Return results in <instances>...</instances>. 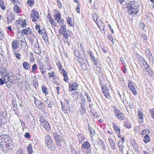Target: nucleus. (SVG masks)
Segmentation results:
<instances>
[{
    "instance_id": "obj_1",
    "label": "nucleus",
    "mask_w": 154,
    "mask_h": 154,
    "mask_svg": "<svg viewBox=\"0 0 154 154\" xmlns=\"http://www.w3.org/2000/svg\"><path fill=\"white\" fill-rule=\"evenodd\" d=\"M7 135L2 134L0 136V146L1 149L4 151L5 148H9V140Z\"/></svg>"
},
{
    "instance_id": "obj_2",
    "label": "nucleus",
    "mask_w": 154,
    "mask_h": 154,
    "mask_svg": "<svg viewBox=\"0 0 154 154\" xmlns=\"http://www.w3.org/2000/svg\"><path fill=\"white\" fill-rule=\"evenodd\" d=\"M45 143L49 149L53 151L55 149V146L50 136L47 135L45 137Z\"/></svg>"
},
{
    "instance_id": "obj_3",
    "label": "nucleus",
    "mask_w": 154,
    "mask_h": 154,
    "mask_svg": "<svg viewBox=\"0 0 154 154\" xmlns=\"http://www.w3.org/2000/svg\"><path fill=\"white\" fill-rule=\"evenodd\" d=\"M39 122L40 126L41 128H44L47 131H48L51 129V127L49 125L48 122L43 116H41L39 117Z\"/></svg>"
},
{
    "instance_id": "obj_4",
    "label": "nucleus",
    "mask_w": 154,
    "mask_h": 154,
    "mask_svg": "<svg viewBox=\"0 0 154 154\" xmlns=\"http://www.w3.org/2000/svg\"><path fill=\"white\" fill-rule=\"evenodd\" d=\"M30 15L32 19V21L33 22L36 21V20L39 18V14L38 12L35 10L33 9L31 11Z\"/></svg>"
},
{
    "instance_id": "obj_5",
    "label": "nucleus",
    "mask_w": 154,
    "mask_h": 154,
    "mask_svg": "<svg viewBox=\"0 0 154 154\" xmlns=\"http://www.w3.org/2000/svg\"><path fill=\"white\" fill-rule=\"evenodd\" d=\"M128 86L129 89L131 91L134 95L137 94V90L133 83L131 80H129Z\"/></svg>"
},
{
    "instance_id": "obj_6",
    "label": "nucleus",
    "mask_w": 154,
    "mask_h": 154,
    "mask_svg": "<svg viewBox=\"0 0 154 154\" xmlns=\"http://www.w3.org/2000/svg\"><path fill=\"white\" fill-rule=\"evenodd\" d=\"M114 114L115 117L117 119L120 120L124 119V116L123 114L119 109H116L115 110Z\"/></svg>"
},
{
    "instance_id": "obj_7",
    "label": "nucleus",
    "mask_w": 154,
    "mask_h": 154,
    "mask_svg": "<svg viewBox=\"0 0 154 154\" xmlns=\"http://www.w3.org/2000/svg\"><path fill=\"white\" fill-rule=\"evenodd\" d=\"M78 85H79L77 83L75 82L70 83L69 84V91H72L77 90Z\"/></svg>"
},
{
    "instance_id": "obj_8",
    "label": "nucleus",
    "mask_w": 154,
    "mask_h": 154,
    "mask_svg": "<svg viewBox=\"0 0 154 154\" xmlns=\"http://www.w3.org/2000/svg\"><path fill=\"white\" fill-rule=\"evenodd\" d=\"M103 92L105 96H109V90L107 88L106 85H104L102 87Z\"/></svg>"
},
{
    "instance_id": "obj_9",
    "label": "nucleus",
    "mask_w": 154,
    "mask_h": 154,
    "mask_svg": "<svg viewBox=\"0 0 154 154\" xmlns=\"http://www.w3.org/2000/svg\"><path fill=\"white\" fill-rule=\"evenodd\" d=\"M19 44L18 41L16 40L14 41L12 43V51H16L19 47Z\"/></svg>"
},
{
    "instance_id": "obj_10",
    "label": "nucleus",
    "mask_w": 154,
    "mask_h": 154,
    "mask_svg": "<svg viewBox=\"0 0 154 154\" xmlns=\"http://www.w3.org/2000/svg\"><path fill=\"white\" fill-rule=\"evenodd\" d=\"M139 5L137 2L135 1H133L131 2L130 6L129 8H134V9L138 10Z\"/></svg>"
},
{
    "instance_id": "obj_11",
    "label": "nucleus",
    "mask_w": 154,
    "mask_h": 154,
    "mask_svg": "<svg viewBox=\"0 0 154 154\" xmlns=\"http://www.w3.org/2000/svg\"><path fill=\"white\" fill-rule=\"evenodd\" d=\"M91 147V144L88 141L84 142L82 144V148L85 149H89Z\"/></svg>"
},
{
    "instance_id": "obj_12",
    "label": "nucleus",
    "mask_w": 154,
    "mask_h": 154,
    "mask_svg": "<svg viewBox=\"0 0 154 154\" xmlns=\"http://www.w3.org/2000/svg\"><path fill=\"white\" fill-rule=\"evenodd\" d=\"M7 23H11L14 20V17L11 12H10L8 17Z\"/></svg>"
},
{
    "instance_id": "obj_13",
    "label": "nucleus",
    "mask_w": 154,
    "mask_h": 154,
    "mask_svg": "<svg viewBox=\"0 0 154 154\" xmlns=\"http://www.w3.org/2000/svg\"><path fill=\"white\" fill-rule=\"evenodd\" d=\"M21 42L20 45L21 46V48L24 51H25L26 50L28 47L27 43L24 40H21Z\"/></svg>"
},
{
    "instance_id": "obj_14",
    "label": "nucleus",
    "mask_w": 154,
    "mask_h": 154,
    "mask_svg": "<svg viewBox=\"0 0 154 154\" xmlns=\"http://www.w3.org/2000/svg\"><path fill=\"white\" fill-rule=\"evenodd\" d=\"M42 32V38L45 42H47L48 41V37L47 35L46 32L44 29H43Z\"/></svg>"
},
{
    "instance_id": "obj_15",
    "label": "nucleus",
    "mask_w": 154,
    "mask_h": 154,
    "mask_svg": "<svg viewBox=\"0 0 154 154\" xmlns=\"http://www.w3.org/2000/svg\"><path fill=\"white\" fill-rule=\"evenodd\" d=\"M138 10L134 9V8H129L128 10V12L131 15H134L137 14Z\"/></svg>"
},
{
    "instance_id": "obj_16",
    "label": "nucleus",
    "mask_w": 154,
    "mask_h": 154,
    "mask_svg": "<svg viewBox=\"0 0 154 154\" xmlns=\"http://www.w3.org/2000/svg\"><path fill=\"white\" fill-rule=\"evenodd\" d=\"M77 136L78 138L79 141L80 143H82L85 139V136L79 133L78 134Z\"/></svg>"
},
{
    "instance_id": "obj_17",
    "label": "nucleus",
    "mask_w": 154,
    "mask_h": 154,
    "mask_svg": "<svg viewBox=\"0 0 154 154\" xmlns=\"http://www.w3.org/2000/svg\"><path fill=\"white\" fill-rule=\"evenodd\" d=\"M23 68L26 70H29L30 68L31 65L28 63L24 61L23 64Z\"/></svg>"
},
{
    "instance_id": "obj_18",
    "label": "nucleus",
    "mask_w": 154,
    "mask_h": 154,
    "mask_svg": "<svg viewBox=\"0 0 154 154\" xmlns=\"http://www.w3.org/2000/svg\"><path fill=\"white\" fill-rule=\"evenodd\" d=\"M35 104L38 109H41L44 107V104L40 100L35 101Z\"/></svg>"
},
{
    "instance_id": "obj_19",
    "label": "nucleus",
    "mask_w": 154,
    "mask_h": 154,
    "mask_svg": "<svg viewBox=\"0 0 154 154\" xmlns=\"http://www.w3.org/2000/svg\"><path fill=\"white\" fill-rule=\"evenodd\" d=\"M138 114L139 116V118L138 120L140 122H142L143 121V114H142L141 112L139 109L138 110Z\"/></svg>"
},
{
    "instance_id": "obj_20",
    "label": "nucleus",
    "mask_w": 154,
    "mask_h": 154,
    "mask_svg": "<svg viewBox=\"0 0 154 154\" xmlns=\"http://www.w3.org/2000/svg\"><path fill=\"white\" fill-rule=\"evenodd\" d=\"M108 140L111 148L114 149L116 148V146L113 139L110 138H109Z\"/></svg>"
},
{
    "instance_id": "obj_21",
    "label": "nucleus",
    "mask_w": 154,
    "mask_h": 154,
    "mask_svg": "<svg viewBox=\"0 0 154 154\" xmlns=\"http://www.w3.org/2000/svg\"><path fill=\"white\" fill-rule=\"evenodd\" d=\"M98 27L101 30H105V24L102 21H99V23H98V24H97Z\"/></svg>"
},
{
    "instance_id": "obj_22",
    "label": "nucleus",
    "mask_w": 154,
    "mask_h": 154,
    "mask_svg": "<svg viewBox=\"0 0 154 154\" xmlns=\"http://www.w3.org/2000/svg\"><path fill=\"white\" fill-rule=\"evenodd\" d=\"M62 71L63 75L64 77V80L66 82H68L69 81L68 75L65 70L63 69Z\"/></svg>"
},
{
    "instance_id": "obj_23",
    "label": "nucleus",
    "mask_w": 154,
    "mask_h": 154,
    "mask_svg": "<svg viewBox=\"0 0 154 154\" xmlns=\"http://www.w3.org/2000/svg\"><path fill=\"white\" fill-rule=\"evenodd\" d=\"M143 137V141L145 143H147L150 140V138L149 136L147 134L145 135Z\"/></svg>"
},
{
    "instance_id": "obj_24",
    "label": "nucleus",
    "mask_w": 154,
    "mask_h": 154,
    "mask_svg": "<svg viewBox=\"0 0 154 154\" xmlns=\"http://www.w3.org/2000/svg\"><path fill=\"white\" fill-rule=\"evenodd\" d=\"M27 150L29 154H31L33 153V151L31 144L28 145L27 148Z\"/></svg>"
},
{
    "instance_id": "obj_25",
    "label": "nucleus",
    "mask_w": 154,
    "mask_h": 154,
    "mask_svg": "<svg viewBox=\"0 0 154 154\" xmlns=\"http://www.w3.org/2000/svg\"><path fill=\"white\" fill-rule=\"evenodd\" d=\"M61 26V27L59 30V32L60 33L63 34V33L65 32L68 31V30L66 29L65 25H64L63 26Z\"/></svg>"
},
{
    "instance_id": "obj_26",
    "label": "nucleus",
    "mask_w": 154,
    "mask_h": 154,
    "mask_svg": "<svg viewBox=\"0 0 154 154\" xmlns=\"http://www.w3.org/2000/svg\"><path fill=\"white\" fill-rule=\"evenodd\" d=\"M113 127L114 130L116 131V133L117 134H120V130L118 127L115 124H114Z\"/></svg>"
},
{
    "instance_id": "obj_27",
    "label": "nucleus",
    "mask_w": 154,
    "mask_h": 154,
    "mask_svg": "<svg viewBox=\"0 0 154 154\" xmlns=\"http://www.w3.org/2000/svg\"><path fill=\"white\" fill-rule=\"evenodd\" d=\"M85 112L86 109L85 107H84V106H83L82 104H81V107L79 109V112L80 113L81 115H83L85 113Z\"/></svg>"
},
{
    "instance_id": "obj_28",
    "label": "nucleus",
    "mask_w": 154,
    "mask_h": 154,
    "mask_svg": "<svg viewBox=\"0 0 154 154\" xmlns=\"http://www.w3.org/2000/svg\"><path fill=\"white\" fill-rule=\"evenodd\" d=\"M54 135L55 141L60 140L63 139L61 137H60L56 132L54 133Z\"/></svg>"
},
{
    "instance_id": "obj_29",
    "label": "nucleus",
    "mask_w": 154,
    "mask_h": 154,
    "mask_svg": "<svg viewBox=\"0 0 154 154\" xmlns=\"http://www.w3.org/2000/svg\"><path fill=\"white\" fill-rule=\"evenodd\" d=\"M14 55L16 57V58L19 60H20L21 59L20 58L21 57V54L17 53L16 51H12Z\"/></svg>"
},
{
    "instance_id": "obj_30",
    "label": "nucleus",
    "mask_w": 154,
    "mask_h": 154,
    "mask_svg": "<svg viewBox=\"0 0 154 154\" xmlns=\"http://www.w3.org/2000/svg\"><path fill=\"white\" fill-rule=\"evenodd\" d=\"M37 69V65L35 63L32 66V72L33 73H35V72H36V69Z\"/></svg>"
},
{
    "instance_id": "obj_31",
    "label": "nucleus",
    "mask_w": 154,
    "mask_h": 154,
    "mask_svg": "<svg viewBox=\"0 0 154 154\" xmlns=\"http://www.w3.org/2000/svg\"><path fill=\"white\" fill-rule=\"evenodd\" d=\"M39 69H40V71L43 74H45L46 72V69L45 68L44 66H41L39 67Z\"/></svg>"
},
{
    "instance_id": "obj_32",
    "label": "nucleus",
    "mask_w": 154,
    "mask_h": 154,
    "mask_svg": "<svg viewBox=\"0 0 154 154\" xmlns=\"http://www.w3.org/2000/svg\"><path fill=\"white\" fill-rule=\"evenodd\" d=\"M67 23L72 26H74V23H72V19L71 17H69L68 18L67 20Z\"/></svg>"
},
{
    "instance_id": "obj_33",
    "label": "nucleus",
    "mask_w": 154,
    "mask_h": 154,
    "mask_svg": "<svg viewBox=\"0 0 154 154\" xmlns=\"http://www.w3.org/2000/svg\"><path fill=\"white\" fill-rule=\"evenodd\" d=\"M35 27L36 30H37V31L38 32V33H39V34H40V35H42V30L40 29V26L38 25H37L35 26Z\"/></svg>"
},
{
    "instance_id": "obj_34",
    "label": "nucleus",
    "mask_w": 154,
    "mask_h": 154,
    "mask_svg": "<svg viewBox=\"0 0 154 154\" xmlns=\"http://www.w3.org/2000/svg\"><path fill=\"white\" fill-rule=\"evenodd\" d=\"M62 34H63V36L66 39H67L69 38L70 33L69 31L68 30L63 33Z\"/></svg>"
},
{
    "instance_id": "obj_35",
    "label": "nucleus",
    "mask_w": 154,
    "mask_h": 154,
    "mask_svg": "<svg viewBox=\"0 0 154 154\" xmlns=\"http://www.w3.org/2000/svg\"><path fill=\"white\" fill-rule=\"evenodd\" d=\"M0 71L1 73L2 74V75H7L6 70L4 67H2L1 69H0Z\"/></svg>"
},
{
    "instance_id": "obj_36",
    "label": "nucleus",
    "mask_w": 154,
    "mask_h": 154,
    "mask_svg": "<svg viewBox=\"0 0 154 154\" xmlns=\"http://www.w3.org/2000/svg\"><path fill=\"white\" fill-rule=\"evenodd\" d=\"M0 7L3 10H5V6L4 2L3 1H0Z\"/></svg>"
},
{
    "instance_id": "obj_37",
    "label": "nucleus",
    "mask_w": 154,
    "mask_h": 154,
    "mask_svg": "<svg viewBox=\"0 0 154 154\" xmlns=\"http://www.w3.org/2000/svg\"><path fill=\"white\" fill-rule=\"evenodd\" d=\"M99 141L101 145V147L102 149L103 150H105L106 149V146L105 144L103 143V142L101 140H100Z\"/></svg>"
},
{
    "instance_id": "obj_38",
    "label": "nucleus",
    "mask_w": 154,
    "mask_h": 154,
    "mask_svg": "<svg viewBox=\"0 0 154 154\" xmlns=\"http://www.w3.org/2000/svg\"><path fill=\"white\" fill-rule=\"evenodd\" d=\"M62 141L64 142L63 140L61 139L56 141V144L59 146H61L62 144Z\"/></svg>"
},
{
    "instance_id": "obj_39",
    "label": "nucleus",
    "mask_w": 154,
    "mask_h": 154,
    "mask_svg": "<svg viewBox=\"0 0 154 154\" xmlns=\"http://www.w3.org/2000/svg\"><path fill=\"white\" fill-rule=\"evenodd\" d=\"M57 22L59 23L60 25L61 26H63L64 24V20L61 17L59 19H58V20L57 21Z\"/></svg>"
},
{
    "instance_id": "obj_40",
    "label": "nucleus",
    "mask_w": 154,
    "mask_h": 154,
    "mask_svg": "<svg viewBox=\"0 0 154 154\" xmlns=\"http://www.w3.org/2000/svg\"><path fill=\"white\" fill-rule=\"evenodd\" d=\"M13 9L14 11L17 13H19L20 11V7L16 5L14 7Z\"/></svg>"
},
{
    "instance_id": "obj_41",
    "label": "nucleus",
    "mask_w": 154,
    "mask_h": 154,
    "mask_svg": "<svg viewBox=\"0 0 154 154\" xmlns=\"http://www.w3.org/2000/svg\"><path fill=\"white\" fill-rule=\"evenodd\" d=\"M16 154H24V152L23 149L20 148L17 150Z\"/></svg>"
},
{
    "instance_id": "obj_42",
    "label": "nucleus",
    "mask_w": 154,
    "mask_h": 154,
    "mask_svg": "<svg viewBox=\"0 0 154 154\" xmlns=\"http://www.w3.org/2000/svg\"><path fill=\"white\" fill-rule=\"evenodd\" d=\"M42 90L43 93L45 94H48V89L45 86H43L42 87Z\"/></svg>"
},
{
    "instance_id": "obj_43",
    "label": "nucleus",
    "mask_w": 154,
    "mask_h": 154,
    "mask_svg": "<svg viewBox=\"0 0 154 154\" xmlns=\"http://www.w3.org/2000/svg\"><path fill=\"white\" fill-rule=\"evenodd\" d=\"M149 113L152 119H154V108H152L149 110Z\"/></svg>"
},
{
    "instance_id": "obj_44",
    "label": "nucleus",
    "mask_w": 154,
    "mask_h": 154,
    "mask_svg": "<svg viewBox=\"0 0 154 154\" xmlns=\"http://www.w3.org/2000/svg\"><path fill=\"white\" fill-rule=\"evenodd\" d=\"M89 132H90L92 136H94L95 133V131L93 128L89 127Z\"/></svg>"
},
{
    "instance_id": "obj_45",
    "label": "nucleus",
    "mask_w": 154,
    "mask_h": 154,
    "mask_svg": "<svg viewBox=\"0 0 154 154\" xmlns=\"http://www.w3.org/2000/svg\"><path fill=\"white\" fill-rule=\"evenodd\" d=\"M54 17L55 20L57 21L61 17V14H57L55 15Z\"/></svg>"
},
{
    "instance_id": "obj_46",
    "label": "nucleus",
    "mask_w": 154,
    "mask_h": 154,
    "mask_svg": "<svg viewBox=\"0 0 154 154\" xmlns=\"http://www.w3.org/2000/svg\"><path fill=\"white\" fill-rule=\"evenodd\" d=\"M34 52L36 54L39 55H40L41 54V51L39 48L34 49Z\"/></svg>"
},
{
    "instance_id": "obj_47",
    "label": "nucleus",
    "mask_w": 154,
    "mask_h": 154,
    "mask_svg": "<svg viewBox=\"0 0 154 154\" xmlns=\"http://www.w3.org/2000/svg\"><path fill=\"white\" fill-rule=\"evenodd\" d=\"M22 32L24 34L26 35L29 34L30 33V31L26 29H23L22 30Z\"/></svg>"
},
{
    "instance_id": "obj_48",
    "label": "nucleus",
    "mask_w": 154,
    "mask_h": 154,
    "mask_svg": "<svg viewBox=\"0 0 154 154\" xmlns=\"http://www.w3.org/2000/svg\"><path fill=\"white\" fill-rule=\"evenodd\" d=\"M34 3V0H28L27 2L28 5L29 6H32Z\"/></svg>"
},
{
    "instance_id": "obj_49",
    "label": "nucleus",
    "mask_w": 154,
    "mask_h": 154,
    "mask_svg": "<svg viewBox=\"0 0 154 154\" xmlns=\"http://www.w3.org/2000/svg\"><path fill=\"white\" fill-rule=\"evenodd\" d=\"M93 17L94 21L95 22L96 20H97L98 19H99V18L97 14H93Z\"/></svg>"
},
{
    "instance_id": "obj_50",
    "label": "nucleus",
    "mask_w": 154,
    "mask_h": 154,
    "mask_svg": "<svg viewBox=\"0 0 154 154\" xmlns=\"http://www.w3.org/2000/svg\"><path fill=\"white\" fill-rule=\"evenodd\" d=\"M49 59L48 57H46L44 61V63L46 64L47 65L50 64L49 62Z\"/></svg>"
},
{
    "instance_id": "obj_51",
    "label": "nucleus",
    "mask_w": 154,
    "mask_h": 154,
    "mask_svg": "<svg viewBox=\"0 0 154 154\" xmlns=\"http://www.w3.org/2000/svg\"><path fill=\"white\" fill-rule=\"evenodd\" d=\"M125 126L126 128H131V124L129 123H127L125 125Z\"/></svg>"
},
{
    "instance_id": "obj_52",
    "label": "nucleus",
    "mask_w": 154,
    "mask_h": 154,
    "mask_svg": "<svg viewBox=\"0 0 154 154\" xmlns=\"http://www.w3.org/2000/svg\"><path fill=\"white\" fill-rule=\"evenodd\" d=\"M48 74L49 75V77H51L52 78H54L55 76V73L54 72H53L51 73H49Z\"/></svg>"
},
{
    "instance_id": "obj_53",
    "label": "nucleus",
    "mask_w": 154,
    "mask_h": 154,
    "mask_svg": "<svg viewBox=\"0 0 154 154\" xmlns=\"http://www.w3.org/2000/svg\"><path fill=\"white\" fill-rule=\"evenodd\" d=\"M34 49L37 48H39V45L38 43V41L35 42V43H34Z\"/></svg>"
},
{
    "instance_id": "obj_54",
    "label": "nucleus",
    "mask_w": 154,
    "mask_h": 154,
    "mask_svg": "<svg viewBox=\"0 0 154 154\" xmlns=\"http://www.w3.org/2000/svg\"><path fill=\"white\" fill-rule=\"evenodd\" d=\"M25 137L26 138H30V135L29 133L28 132L26 133L25 134Z\"/></svg>"
},
{
    "instance_id": "obj_55",
    "label": "nucleus",
    "mask_w": 154,
    "mask_h": 154,
    "mask_svg": "<svg viewBox=\"0 0 154 154\" xmlns=\"http://www.w3.org/2000/svg\"><path fill=\"white\" fill-rule=\"evenodd\" d=\"M26 26V22L25 20H24L22 22L21 24V26L22 27H24Z\"/></svg>"
},
{
    "instance_id": "obj_56",
    "label": "nucleus",
    "mask_w": 154,
    "mask_h": 154,
    "mask_svg": "<svg viewBox=\"0 0 154 154\" xmlns=\"http://www.w3.org/2000/svg\"><path fill=\"white\" fill-rule=\"evenodd\" d=\"M94 70L97 72H99L101 70L100 68L97 66H96L95 68L94 67Z\"/></svg>"
},
{
    "instance_id": "obj_57",
    "label": "nucleus",
    "mask_w": 154,
    "mask_h": 154,
    "mask_svg": "<svg viewBox=\"0 0 154 154\" xmlns=\"http://www.w3.org/2000/svg\"><path fill=\"white\" fill-rule=\"evenodd\" d=\"M57 6L59 8H62V4L60 2L59 0H57Z\"/></svg>"
},
{
    "instance_id": "obj_58",
    "label": "nucleus",
    "mask_w": 154,
    "mask_h": 154,
    "mask_svg": "<svg viewBox=\"0 0 154 154\" xmlns=\"http://www.w3.org/2000/svg\"><path fill=\"white\" fill-rule=\"evenodd\" d=\"M50 22L51 24H52L55 26H57V24L55 22L54 20H51L50 21Z\"/></svg>"
},
{
    "instance_id": "obj_59",
    "label": "nucleus",
    "mask_w": 154,
    "mask_h": 154,
    "mask_svg": "<svg viewBox=\"0 0 154 154\" xmlns=\"http://www.w3.org/2000/svg\"><path fill=\"white\" fill-rule=\"evenodd\" d=\"M122 142L119 141L118 143V144L119 145V147L120 149H122V148L123 147L122 146Z\"/></svg>"
},
{
    "instance_id": "obj_60",
    "label": "nucleus",
    "mask_w": 154,
    "mask_h": 154,
    "mask_svg": "<svg viewBox=\"0 0 154 154\" xmlns=\"http://www.w3.org/2000/svg\"><path fill=\"white\" fill-rule=\"evenodd\" d=\"M57 66L59 68L60 70H61L62 69V66L61 65V63L60 62H58L57 63Z\"/></svg>"
},
{
    "instance_id": "obj_61",
    "label": "nucleus",
    "mask_w": 154,
    "mask_h": 154,
    "mask_svg": "<svg viewBox=\"0 0 154 154\" xmlns=\"http://www.w3.org/2000/svg\"><path fill=\"white\" fill-rule=\"evenodd\" d=\"M37 63L38 65H39L40 66H42V67H43V66H44L43 65V63L41 60H39L38 61Z\"/></svg>"
},
{
    "instance_id": "obj_62",
    "label": "nucleus",
    "mask_w": 154,
    "mask_h": 154,
    "mask_svg": "<svg viewBox=\"0 0 154 154\" xmlns=\"http://www.w3.org/2000/svg\"><path fill=\"white\" fill-rule=\"evenodd\" d=\"M80 5H77L76 8V11L77 13H80Z\"/></svg>"
},
{
    "instance_id": "obj_63",
    "label": "nucleus",
    "mask_w": 154,
    "mask_h": 154,
    "mask_svg": "<svg viewBox=\"0 0 154 154\" xmlns=\"http://www.w3.org/2000/svg\"><path fill=\"white\" fill-rule=\"evenodd\" d=\"M53 104V102L52 101H50L48 105V106L49 108H51Z\"/></svg>"
},
{
    "instance_id": "obj_64",
    "label": "nucleus",
    "mask_w": 154,
    "mask_h": 154,
    "mask_svg": "<svg viewBox=\"0 0 154 154\" xmlns=\"http://www.w3.org/2000/svg\"><path fill=\"white\" fill-rule=\"evenodd\" d=\"M61 107L62 110H65L66 109L65 106L62 104L61 102Z\"/></svg>"
}]
</instances>
